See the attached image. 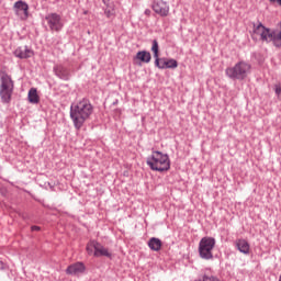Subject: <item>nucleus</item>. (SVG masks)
I'll list each match as a JSON object with an SVG mask.
<instances>
[{
    "mask_svg": "<svg viewBox=\"0 0 281 281\" xmlns=\"http://www.w3.org/2000/svg\"><path fill=\"white\" fill-rule=\"evenodd\" d=\"M104 3H106V0H103Z\"/></svg>",
    "mask_w": 281,
    "mask_h": 281,
    "instance_id": "a878e982",
    "label": "nucleus"
},
{
    "mask_svg": "<svg viewBox=\"0 0 281 281\" xmlns=\"http://www.w3.org/2000/svg\"><path fill=\"white\" fill-rule=\"evenodd\" d=\"M31 229H32V232H41L40 226H32Z\"/></svg>",
    "mask_w": 281,
    "mask_h": 281,
    "instance_id": "4be33fe9",
    "label": "nucleus"
},
{
    "mask_svg": "<svg viewBox=\"0 0 281 281\" xmlns=\"http://www.w3.org/2000/svg\"><path fill=\"white\" fill-rule=\"evenodd\" d=\"M13 10L16 16L21 19V21H26V19L30 16V7L27 5V3L21 0L14 3Z\"/></svg>",
    "mask_w": 281,
    "mask_h": 281,
    "instance_id": "0eeeda50",
    "label": "nucleus"
},
{
    "mask_svg": "<svg viewBox=\"0 0 281 281\" xmlns=\"http://www.w3.org/2000/svg\"><path fill=\"white\" fill-rule=\"evenodd\" d=\"M55 71H56V75L59 76V78H65V74H60V72L61 71L65 72L67 70H65V68H63V67H57Z\"/></svg>",
    "mask_w": 281,
    "mask_h": 281,
    "instance_id": "aec40b11",
    "label": "nucleus"
},
{
    "mask_svg": "<svg viewBox=\"0 0 281 281\" xmlns=\"http://www.w3.org/2000/svg\"><path fill=\"white\" fill-rule=\"evenodd\" d=\"M251 71V65L239 61L233 67L226 68L225 74L232 80H245Z\"/></svg>",
    "mask_w": 281,
    "mask_h": 281,
    "instance_id": "7ed1b4c3",
    "label": "nucleus"
},
{
    "mask_svg": "<svg viewBox=\"0 0 281 281\" xmlns=\"http://www.w3.org/2000/svg\"><path fill=\"white\" fill-rule=\"evenodd\" d=\"M47 25L52 32H60L63 30V18L58 13H50L46 16Z\"/></svg>",
    "mask_w": 281,
    "mask_h": 281,
    "instance_id": "423d86ee",
    "label": "nucleus"
},
{
    "mask_svg": "<svg viewBox=\"0 0 281 281\" xmlns=\"http://www.w3.org/2000/svg\"><path fill=\"white\" fill-rule=\"evenodd\" d=\"M87 271V267H85V263L82 262H76L66 269L67 276H80V273H85Z\"/></svg>",
    "mask_w": 281,
    "mask_h": 281,
    "instance_id": "9d476101",
    "label": "nucleus"
},
{
    "mask_svg": "<svg viewBox=\"0 0 281 281\" xmlns=\"http://www.w3.org/2000/svg\"><path fill=\"white\" fill-rule=\"evenodd\" d=\"M27 98L31 104H38V102H41V97H38V91L36 90V88L30 89Z\"/></svg>",
    "mask_w": 281,
    "mask_h": 281,
    "instance_id": "4468645a",
    "label": "nucleus"
},
{
    "mask_svg": "<svg viewBox=\"0 0 281 281\" xmlns=\"http://www.w3.org/2000/svg\"><path fill=\"white\" fill-rule=\"evenodd\" d=\"M270 3H278V5H281V0H269Z\"/></svg>",
    "mask_w": 281,
    "mask_h": 281,
    "instance_id": "5701e85b",
    "label": "nucleus"
},
{
    "mask_svg": "<svg viewBox=\"0 0 281 281\" xmlns=\"http://www.w3.org/2000/svg\"><path fill=\"white\" fill-rule=\"evenodd\" d=\"M151 59L150 53L146 50H140L134 57V60H139L140 63H149Z\"/></svg>",
    "mask_w": 281,
    "mask_h": 281,
    "instance_id": "2eb2a0df",
    "label": "nucleus"
},
{
    "mask_svg": "<svg viewBox=\"0 0 281 281\" xmlns=\"http://www.w3.org/2000/svg\"><path fill=\"white\" fill-rule=\"evenodd\" d=\"M3 269H5V263H3L2 261H0V271H3Z\"/></svg>",
    "mask_w": 281,
    "mask_h": 281,
    "instance_id": "b1692460",
    "label": "nucleus"
},
{
    "mask_svg": "<svg viewBox=\"0 0 281 281\" xmlns=\"http://www.w3.org/2000/svg\"><path fill=\"white\" fill-rule=\"evenodd\" d=\"M91 115H93V105L89 99H80L70 106V120L77 131L85 126V122L90 120Z\"/></svg>",
    "mask_w": 281,
    "mask_h": 281,
    "instance_id": "f257e3e1",
    "label": "nucleus"
},
{
    "mask_svg": "<svg viewBox=\"0 0 281 281\" xmlns=\"http://www.w3.org/2000/svg\"><path fill=\"white\" fill-rule=\"evenodd\" d=\"M177 67H179L177 59H167L166 69H177Z\"/></svg>",
    "mask_w": 281,
    "mask_h": 281,
    "instance_id": "f3484780",
    "label": "nucleus"
},
{
    "mask_svg": "<svg viewBox=\"0 0 281 281\" xmlns=\"http://www.w3.org/2000/svg\"><path fill=\"white\" fill-rule=\"evenodd\" d=\"M145 13L150 14V10H146Z\"/></svg>",
    "mask_w": 281,
    "mask_h": 281,
    "instance_id": "393cba45",
    "label": "nucleus"
},
{
    "mask_svg": "<svg viewBox=\"0 0 281 281\" xmlns=\"http://www.w3.org/2000/svg\"><path fill=\"white\" fill-rule=\"evenodd\" d=\"M151 52L154 54L156 67H158V69H166L167 59L159 58V43L157 40L153 41Z\"/></svg>",
    "mask_w": 281,
    "mask_h": 281,
    "instance_id": "6e6552de",
    "label": "nucleus"
},
{
    "mask_svg": "<svg viewBox=\"0 0 281 281\" xmlns=\"http://www.w3.org/2000/svg\"><path fill=\"white\" fill-rule=\"evenodd\" d=\"M147 166L157 172H166L170 170V158L161 151H153L147 158Z\"/></svg>",
    "mask_w": 281,
    "mask_h": 281,
    "instance_id": "f03ea898",
    "label": "nucleus"
},
{
    "mask_svg": "<svg viewBox=\"0 0 281 281\" xmlns=\"http://www.w3.org/2000/svg\"><path fill=\"white\" fill-rule=\"evenodd\" d=\"M95 247H98V241L95 240H91L88 245H87V252L91 256V254H93V251H95Z\"/></svg>",
    "mask_w": 281,
    "mask_h": 281,
    "instance_id": "a211bd4d",
    "label": "nucleus"
},
{
    "mask_svg": "<svg viewBox=\"0 0 281 281\" xmlns=\"http://www.w3.org/2000/svg\"><path fill=\"white\" fill-rule=\"evenodd\" d=\"M162 243L159 238L153 237L148 241V247L151 249V251H160L162 247Z\"/></svg>",
    "mask_w": 281,
    "mask_h": 281,
    "instance_id": "ddd939ff",
    "label": "nucleus"
},
{
    "mask_svg": "<svg viewBox=\"0 0 281 281\" xmlns=\"http://www.w3.org/2000/svg\"><path fill=\"white\" fill-rule=\"evenodd\" d=\"M236 247L237 249L241 252V254H249V243H247V240L245 239H238L236 243Z\"/></svg>",
    "mask_w": 281,
    "mask_h": 281,
    "instance_id": "dca6fc26",
    "label": "nucleus"
},
{
    "mask_svg": "<svg viewBox=\"0 0 281 281\" xmlns=\"http://www.w3.org/2000/svg\"><path fill=\"white\" fill-rule=\"evenodd\" d=\"M0 82V98L2 102H10L14 91V81L10 75L1 72Z\"/></svg>",
    "mask_w": 281,
    "mask_h": 281,
    "instance_id": "20e7f679",
    "label": "nucleus"
},
{
    "mask_svg": "<svg viewBox=\"0 0 281 281\" xmlns=\"http://www.w3.org/2000/svg\"><path fill=\"white\" fill-rule=\"evenodd\" d=\"M14 56H16V58H32L34 50L27 48V46H22L14 50Z\"/></svg>",
    "mask_w": 281,
    "mask_h": 281,
    "instance_id": "9b49d317",
    "label": "nucleus"
},
{
    "mask_svg": "<svg viewBox=\"0 0 281 281\" xmlns=\"http://www.w3.org/2000/svg\"><path fill=\"white\" fill-rule=\"evenodd\" d=\"M215 245L216 239L212 237H203L199 244L200 257L204 260H212V258H214V256L212 255V250L214 249Z\"/></svg>",
    "mask_w": 281,
    "mask_h": 281,
    "instance_id": "39448f33",
    "label": "nucleus"
},
{
    "mask_svg": "<svg viewBox=\"0 0 281 281\" xmlns=\"http://www.w3.org/2000/svg\"><path fill=\"white\" fill-rule=\"evenodd\" d=\"M93 256L97 258H100V256H104L105 258H111L113 254L109 251V248L102 246V244L97 241L95 251L93 252Z\"/></svg>",
    "mask_w": 281,
    "mask_h": 281,
    "instance_id": "f8f14e48",
    "label": "nucleus"
},
{
    "mask_svg": "<svg viewBox=\"0 0 281 281\" xmlns=\"http://www.w3.org/2000/svg\"><path fill=\"white\" fill-rule=\"evenodd\" d=\"M154 12L160 16H168L170 13V5L164 0H156L153 5Z\"/></svg>",
    "mask_w": 281,
    "mask_h": 281,
    "instance_id": "1a4fd4ad",
    "label": "nucleus"
},
{
    "mask_svg": "<svg viewBox=\"0 0 281 281\" xmlns=\"http://www.w3.org/2000/svg\"><path fill=\"white\" fill-rule=\"evenodd\" d=\"M105 16H108V19H111V16H115V10L114 9H105Z\"/></svg>",
    "mask_w": 281,
    "mask_h": 281,
    "instance_id": "6ab92c4d",
    "label": "nucleus"
},
{
    "mask_svg": "<svg viewBox=\"0 0 281 281\" xmlns=\"http://www.w3.org/2000/svg\"><path fill=\"white\" fill-rule=\"evenodd\" d=\"M274 91H276L277 95H280V93H281V86L280 85H276L274 86Z\"/></svg>",
    "mask_w": 281,
    "mask_h": 281,
    "instance_id": "412c9836",
    "label": "nucleus"
}]
</instances>
